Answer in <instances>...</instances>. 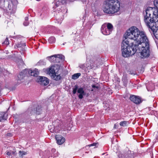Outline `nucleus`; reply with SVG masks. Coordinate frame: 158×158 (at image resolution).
Returning <instances> with one entry per match:
<instances>
[{
    "label": "nucleus",
    "instance_id": "nucleus-35",
    "mask_svg": "<svg viewBox=\"0 0 158 158\" xmlns=\"http://www.w3.org/2000/svg\"><path fill=\"white\" fill-rule=\"evenodd\" d=\"M29 23V22L28 21H25L23 24L25 26H27L28 25Z\"/></svg>",
    "mask_w": 158,
    "mask_h": 158
},
{
    "label": "nucleus",
    "instance_id": "nucleus-27",
    "mask_svg": "<svg viewBox=\"0 0 158 158\" xmlns=\"http://www.w3.org/2000/svg\"><path fill=\"white\" fill-rule=\"evenodd\" d=\"M54 4L55 5L53 6L54 8H56L58 7L60 5H61L60 2L58 1L54 2Z\"/></svg>",
    "mask_w": 158,
    "mask_h": 158
},
{
    "label": "nucleus",
    "instance_id": "nucleus-10",
    "mask_svg": "<svg viewBox=\"0 0 158 158\" xmlns=\"http://www.w3.org/2000/svg\"><path fill=\"white\" fill-rule=\"evenodd\" d=\"M23 72H26L29 74L31 76H36L39 74V72L38 69H35L34 70H32L30 69H25L23 70Z\"/></svg>",
    "mask_w": 158,
    "mask_h": 158
},
{
    "label": "nucleus",
    "instance_id": "nucleus-22",
    "mask_svg": "<svg viewBox=\"0 0 158 158\" xmlns=\"http://www.w3.org/2000/svg\"><path fill=\"white\" fill-rule=\"evenodd\" d=\"M55 55L51 56H48L47 57L48 60L51 62L55 63Z\"/></svg>",
    "mask_w": 158,
    "mask_h": 158
},
{
    "label": "nucleus",
    "instance_id": "nucleus-45",
    "mask_svg": "<svg viewBox=\"0 0 158 158\" xmlns=\"http://www.w3.org/2000/svg\"><path fill=\"white\" fill-rule=\"evenodd\" d=\"M36 0L37 1H40V0Z\"/></svg>",
    "mask_w": 158,
    "mask_h": 158
},
{
    "label": "nucleus",
    "instance_id": "nucleus-39",
    "mask_svg": "<svg viewBox=\"0 0 158 158\" xmlns=\"http://www.w3.org/2000/svg\"><path fill=\"white\" fill-rule=\"evenodd\" d=\"M116 127H117V125L116 124H114V128H116Z\"/></svg>",
    "mask_w": 158,
    "mask_h": 158
},
{
    "label": "nucleus",
    "instance_id": "nucleus-11",
    "mask_svg": "<svg viewBox=\"0 0 158 158\" xmlns=\"http://www.w3.org/2000/svg\"><path fill=\"white\" fill-rule=\"evenodd\" d=\"M130 99L132 102L136 104L140 103L141 102V98L139 97L134 95L131 96Z\"/></svg>",
    "mask_w": 158,
    "mask_h": 158
},
{
    "label": "nucleus",
    "instance_id": "nucleus-4",
    "mask_svg": "<svg viewBox=\"0 0 158 158\" xmlns=\"http://www.w3.org/2000/svg\"><path fill=\"white\" fill-rule=\"evenodd\" d=\"M153 10L152 8L149 7L147 8L145 10L146 15H144V21L146 25L150 26V24L152 25L154 22V17L152 18L151 17V13L153 14Z\"/></svg>",
    "mask_w": 158,
    "mask_h": 158
},
{
    "label": "nucleus",
    "instance_id": "nucleus-34",
    "mask_svg": "<svg viewBox=\"0 0 158 158\" xmlns=\"http://www.w3.org/2000/svg\"><path fill=\"white\" fill-rule=\"evenodd\" d=\"M12 156H16L17 155V153L15 151H11Z\"/></svg>",
    "mask_w": 158,
    "mask_h": 158
},
{
    "label": "nucleus",
    "instance_id": "nucleus-7",
    "mask_svg": "<svg viewBox=\"0 0 158 158\" xmlns=\"http://www.w3.org/2000/svg\"><path fill=\"white\" fill-rule=\"evenodd\" d=\"M65 127V125L63 124V123L61 122L59 124H58L57 126H54V129H50V131L52 132H55L56 133H58L61 129L65 130L66 129Z\"/></svg>",
    "mask_w": 158,
    "mask_h": 158
},
{
    "label": "nucleus",
    "instance_id": "nucleus-25",
    "mask_svg": "<svg viewBox=\"0 0 158 158\" xmlns=\"http://www.w3.org/2000/svg\"><path fill=\"white\" fill-rule=\"evenodd\" d=\"M56 39L54 37H51L48 40V42L50 44H53L55 42Z\"/></svg>",
    "mask_w": 158,
    "mask_h": 158
},
{
    "label": "nucleus",
    "instance_id": "nucleus-2",
    "mask_svg": "<svg viewBox=\"0 0 158 158\" xmlns=\"http://www.w3.org/2000/svg\"><path fill=\"white\" fill-rule=\"evenodd\" d=\"M120 5L118 0H109L106 1L103 7V11L108 14H113L118 11Z\"/></svg>",
    "mask_w": 158,
    "mask_h": 158
},
{
    "label": "nucleus",
    "instance_id": "nucleus-21",
    "mask_svg": "<svg viewBox=\"0 0 158 158\" xmlns=\"http://www.w3.org/2000/svg\"><path fill=\"white\" fill-rule=\"evenodd\" d=\"M153 10V15L155 16V17L157 19H158L157 21H155V20L154 19V22H158V9L156 8Z\"/></svg>",
    "mask_w": 158,
    "mask_h": 158
},
{
    "label": "nucleus",
    "instance_id": "nucleus-40",
    "mask_svg": "<svg viewBox=\"0 0 158 158\" xmlns=\"http://www.w3.org/2000/svg\"><path fill=\"white\" fill-rule=\"evenodd\" d=\"M74 0H68V1H69V2H73Z\"/></svg>",
    "mask_w": 158,
    "mask_h": 158
},
{
    "label": "nucleus",
    "instance_id": "nucleus-42",
    "mask_svg": "<svg viewBox=\"0 0 158 158\" xmlns=\"http://www.w3.org/2000/svg\"><path fill=\"white\" fill-rule=\"evenodd\" d=\"M86 0H82V2L85 1Z\"/></svg>",
    "mask_w": 158,
    "mask_h": 158
},
{
    "label": "nucleus",
    "instance_id": "nucleus-33",
    "mask_svg": "<svg viewBox=\"0 0 158 158\" xmlns=\"http://www.w3.org/2000/svg\"><path fill=\"white\" fill-rule=\"evenodd\" d=\"M6 154L10 157H12V155H11V151H10L7 152H6Z\"/></svg>",
    "mask_w": 158,
    "mask_h": 158
},
{
    "label": "nucleus",
    "instance_id": "nucleus-28",
    "mask_svg": "<svg viewBox=\"0 0 158 158\" xmlns=\"http://www.w3.org/2000/svg\"><path fill=\"white\" fill-rule=\"evenodd\" d=\"M37 65H42L46 64V62L43 60H40L37 63Z\"/></svg>",
    "mask_w": 158,
    "mask_h": 158
},
{
    "label": "nucleus",
    "instance_id": "nucleus-30",
    "mask_svg": "<svg viewBox=\"0 0 158 158\" xmlns=\"http://www.w3.org/2000/svg\"><path fill=\"white\" fill-rule=\"evenodd\" d=\"M154 4L156 8L158 9V0H155L154 1Z\"/></svg>",
    "mask_w": 158,
    "mask_h": 158
},
{
    "label": "nucleus",
    "instance_id": "nucleus-6",
    "mask_svg": "<svg viewBox=\"0 0 158 158\" xmlns=\"http://www.w3.org/2000/svg\"><path fill=\"white\" fill-rule=\"evenodd\" d=\"M73 94H76L77 91V93L79 94L78 97L80 99H82L83 98V96L85 94L83 88L81 87L78 88V86L77 85H74V87L73 88Z\"/></svg>",
    "mask_w": 158,
    "mask_h": 158
},
{
    "label": "nucleus",
    "instance_id": "nucleus-20",
    "mask_svg": "<svg viewBox=\"0 0 158 158\" xmlns=\"http://www.w3.org/2000/svg\"><path fill=\"white\" fill-rule=\"evenodd\" d=\"M27 73L26 72H23V71L20 73L18 76V80L21 81L22 80L23 78L25 77V75Z\"/></svg>",
    "mask_w": 158,
    "mask_h": 158
},
{
    "label": "nucleus",
    "instance_id": "nucleus-41",
    "mask_svg": "<svg viewBox=\"0 0 158 158\" xmlns=\"http://www.w3.org/2000/svg\"><path fill=\"white\" fill-rule=\"evenodd\" d=\"M92 87H93V88L95 87V85H93V86H92Z\"/></svg>",
    "mask_w": 158,
    "mask_h": 158
},
{
    "label": "nucleus",
    "instance_id": "nucleus-26",
    "mask_svg": "<svg viewBox=\"0 0 158 158\" xmlns=\"http://www.w3.org/2000/svg\"><path fill=\"white\" fill-rule=\"evenodd\" d=\"M19 155L20 157H23V156L27 154V152L23 151H19Z\"/></svg>",
    "mask_w": 158,
    "mask_h": 158
},
{
    "label": "nucleus",
    "instance_id": "nucleus-36",
    "mask_svg": "<svg viewBox=\"0 0 158 158\" xmlns=\"http://www.w3.org/2000/svg\"><path fill=\"white\" fill-rule=\"evenodd\" d=\"M97 144L98 143H93L92 144L89 145V147L93 146H96Z\"/></svg>",
    "mask_w": 158,
    "mask_h": 158
},
{
    "label": "nucleus",
    "instance_id": "nucleus-1",
    "mask_svg": "<svg viewBox=\"0 0 158 158\" xmlns=\"http://www.w3.org/2000/svg\"><path fill=\"white\" fill-rule=\"evenodd\" d=\"M125 39L122 44L123 56L127 57L133 55L136 52H140L142 58L150 55L149 40L145 33L140 31L135 27H132L127 30Z\"/></svg>",
    "mask_w": 158,
    "mask_h": 158
},
{
    "label": "nucleus",
    "instance_id": "nucleus-12",
    "mask_svg": "<svg viewBox=\"0 0 158 158\" xmlns=\"http://www.w3.org/2000/svg\"><path fill=\"white\" fill-rule=\"evenodd\" d=\"M101 31L104 35H109L111 31L106 27V24H103L101 28Z\"/></svg>",
    "mask_w": 158,
    "mask_h": 158
},
{
    "label": "nucleus",
    "instance_id": "nucleus-16",
    "mask_svg": "<svg viewBox=\"0 0 158 158\" xmlns=\"http://www.w3.org/2000/svg\"><path fill=\"white\" fill-rule=\"evenodd\" d=\"M14 60L19 65H23L24 64L23 61L22 60L21 56L15 57Z\"/></svg>",
    "mask_w": 158,
    "mask_h": 158
},
{
    "label": "nucleus",
    "instance_id": "nucleus-24",
    "mask_svg": "<svg viewBox=\"0 0 158 158\" xmlns=\"http://www.w3.org/2000/svg\"><path fill=\"white\" fill-rule=\"evenodd\" d=\"M106 27L111 32L113 30V27L111 23H108L107 24Z\"/></svg>",
    "mask_w": 158,
    "mask_h": 158
},
{
    "label": "nucleus",
    "instance_id": "nucleus-18",
    "mask_svg": "<svg viewBox=\"0 0 158 158\" xmlns=\"http://www.w3.org/2000/svg\"><path fill=\"white\" fill-rule=\"evenodd\" d=\"M26 46L25 43H22L21 42H20L15 44L14 47L15 48H21V49H23H23H24V47Z\"/></svg>",
    "mask_w": 158,
    "mask_h": 158
},
{
    "label": "nucleus",
    "instance_id": "nucleus-13",
    "mask_svg": "<svg viewBox=\"0 0 158 158\" xmlns=\"http://www.w3.org/2000/svg\"><path fill=\"white\" fill-rule=\"evenodd\" d=\"M55 138L57 143L59 145L62 144L65 141V138L61 135H56Z\"/></svg>",
    "mask_w": 158,
    "mask_h": 158
},
{
    "label": "nucleus",
    "instance_id": "nucleus-37",
    "mask_svg": "<svg viewBox=\"0 0 158 158\" xmlns=\"http://www.w3.org/2000/svg\"><path fill=\"white\" fill-rule=\"evenodd\" d=\"M67 12V10H65V11H63V12H62V11H61L60 13L59 12V14L60 15L61 13L64 14L65 13H66Z\"/></svg>",
    "mask_w": 158,
    "mask_h": 158
},
{
    "label": "nucleus",
    "instance_id": "nucleus-17",
    "mask_svg": "<svg viewBox=\"0 0 158 158\" xmlns=\"http://www.w3.org/2000/svg\"><path fill=\"white\" fill-rule=\"evenodd\" d=\"M122 80L124 86L126 87L128 83V80L127 78V75L126 73H123V75L122 77Z\"/></svg>",
    "mask_w": 158,
    "mask_h": 158
},
{
    "label": "nucleus",
    "instance_id": "nucleus-8",
    "mask_svg": "<svg viewBox=\"0 0 158 158\" xmlns=\"http://www.w3.org/2000/svg\"><path fill=\"white\" fill-rule=\"evenodd\" d=\"M38 82L42 85H46L48 84L49 83V81L48 79L45 77H40L38 78Z\"/></svg>",
    "mask_w": 158,
    "mask_h": 158
},
{
    "label": "nucleus",
    "instance_id": "nucleus-38",
    "mask_svg": "<svg viewBox=\"0 0 158 158\" xmlns=\"http://www.w3.org/2000/svg\"><path fill=\"white\" fill-rule=\"evenodd\" d=\"M28 17H26L25 18V21H28Z\"/></svg>",
    "mask_w": 158,
    "mask_h": 158
},
{
    "label": "nucleus",
    "instance_id": "nucleus-31",
    "mask_svg": "<svg viewBox=\"0 0 158 158\" xmlns=\"http://www.w3.org/2000/svg\"><path fill=\"white\" fill-rule=\"evenodd\" d=\"M9 42H8V39L7 38H6L5 41L3 42L2 44H5L6 45H8L9 44Z\"/></svg>",
    "mask_w": 158,
    "mask_h": 158
},
{
    "label": "nucleus",
    "instance_id": "nucleus-9",
    "mask_svg": "<svg viewBox=\"0 0 158 158\" xmlns=\"http://www.w3.org/2000/svg\"><path fill=\"white\" fill-rule=\"evenodd\" d=\"M41 110V107L39 106H38L35 109H34L33 110L29 108L28 110V112H30V113H28V114L30 115L34 113H36V114L38 115L40 114Z\"/></svg>",
    "mask_w": 158,
    "mask_h": 158
},
{
    "label": "nucleus",
    "instance_id": "nucleus-46",
    "mask_svg": "<svg viewBox=\"0 0 158 158\" xmlns=\"http://www.w3.org/2000/svg\"><path fill=\"white\" fill-rule=\"evenodd\" d=\"M63 45H64V43H63Z\"/></svg>",
    "mask_w": 158,
    "mask_h": 158
},
{
    "label": "nucleus",
    "instance_id": "nucleus-14",
    "mask_svg": "<svg viewBox=\"0 0 158 158\" xmlns=\"http://www.w3.org/2000/svg\"><path fill=\"white\" fill-rule=\"evenodd\" d=\"M9 2L8 0H2L0 2V6L2 8L6 9L9 7Z\"/></svg>",
    "mask_w": 158,
    "mask_h": 158
},
{
    "label": "nucleus",
    "instance_id": "nucleus-44",
    "mask_svg": "<svg viewBox=\"0 0 158 158\" xmlns=\"http://www.w3.org/2000/svg\"><path fill=\"white\" fill-rule=\"evenodd\" d=\"M130 73V74H133V73Z\"/></svg>",
    "mask_w": 158,
    "mask_h": 158
},
{
    "label": "nucleus",
    "instance_id": "nucleus-3",
    "mask_svg": "<svg viewBox=\"0 0 158 158\" xmlns=\"http://www.w3.org/2000/svg\"><path fill=\"white\" fill-rule=\"evenodd\" d=\"M60 65L58 64H55L50 67L48 71L50 74H52V78L54 80L59 81L61 79L60 74H59V71L60 70Z\"/></svg>",
    "mask_w": 158,
    "mask_h": 158
},
{
    "label": "nucleus",
    "instance_id": "nucleus-5",
    "mask_svg": "<svg viewBox=\"0 0 158 158\" xmlns=\"http://www.w3.org/2000/svg\"><path fill=\"white\" fill-rule=\"evenodd\" d=\"M150 32L153 34L155 38L158 40V22H154L152 25L147 26Z\"/></svg>",
    "mask_w": 158,
    "mask_h": 158
},
{
    "label": "nucleus",
    "instance_id": "nucleus-43",
    "mask_svg": "<svg viewBox=\"0 0 158 158\" xmlns=\"http://www.w3.org/2000/svg\"><path fill=\"white\" fill-rule=\"evenodd\" d=\"M13 38H15V36H14V37H13Z\"/></svg>",
    "mask_w": 158,
    "mask_h": 158
},
{
    "label": "nucleus",
    "instance_id": "nucleus-19",
    "mask_svg": "<svg viewBox=\"0 0 158 158\" xmlns=\"http://www.w3.org/2000/svg\"><path fill=\"white\" fill-rule=\"evenodd\" d=\"M7 114L5 112H1L0 113V121L2 120H5L6 119Z\"/></svg>",
    "mask_w": 158,
    "mask_h": 158
},
{
    "label": "nucleus",
    "instance_id": "nucleus-23",
    "mask_svg": "<svg viewBox=\"0 0 158 158\" xmlns=\"http://www.w3.org/2000/svg\"><path fill=\"white\" fill-rule=\"evenodd\" d=\"M81 75L80 73H75L72 76V79L75 80L77 79Z\"/></svg>",
    "mask_w": 158,
    "mask_h": 158
},
{
    "label": "nucleus",
    "instance_id": "nucleus-15",
    "mask_svg": "<svg viewBox=\"0 0 158 158\" xmlns=\"http://www.w3.org/2000/svg\"><path fill=\"white\" fill-rule=\"evenodd\" d=\"M55 63H59L62 59H64V56L61 54L55 55Z\"/></svg>",
    "mask_w": 158,
    "mask_h": 158
},
{
    "label": "nucleus",
    "instance_id": "nucleus-32",
    "mask_svg": "<svg viewBox=\"0 0 158 158\" xmlns=\"http://www.w3.org/2000/svg\"><path fill=\"white\" fill-rule=\"evenodd\" d=\"M68 2V0H61V2H60L61 5L66 4Z\"/></svg>",
    "mask_w": 158,
    "mask_h": 158
},
{
    "label": "nucleus",
    "instance_id": "nucleus-29",
    "mask_svg": "<svg viewBox=\"0 0 158 158\" xmlns=\"http://www.w3.org/2000/svg\"><path fill=\"white\" fill-rule=\"evenodd\" d=\"M127 123V122L126 121H122L120 122L119 125L121 126L124 127L126 125Z\"/></svg>",
    "mask_w": 158,
    "mask_h": 158
}]
</instances>
